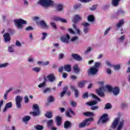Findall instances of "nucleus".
Returning <instances> with one entry per match:
<instances>
[{"label": "nucleus", "instance_id": "5fc2aeb1", "mask_svg": "<svg viewBox=\"0 0 130 130\" xmlns=\"http://www.w3.org/2000/svg\"><path fill=\"white\" fill-rule=\"evenodd\" d=\"M111 29V27H110L107 28L104 32V35H107V34H108V32H109V31H110Z\"/></svg>", "mask_w": 130, "mask_h": 130}, {"label": "nucleus", "instance_id": "a19ab883", "mask_svg": "<svg viewBox=\"0 0 130 130\" xmlns=\"http://www.w3.org/2000/svg\"><path fill=\"white\" fill-rule=\"evenodd\" d=\"M48 102H54V98L52 95H50L48 99Z\"/></svg>", "mask_w": 130, "mask_h": 130}, {"label": "nucleus", "instance_id": "473e14b6", "mask_svg": "<svg viewBox=\"0 0 130 130\" xmlns=\"http://www.w3.org/2000/svg\"><path fill=\"white\" fill-rule=\"evenodd\" d=\"M87 19L89 22H94L95 21V18L93 15L88 16Z\"/></svg>", "mask_w": 130, "mask_h": 130}, {"label": "nucleus", "instance_id": "423d86ee", "mask_svg": "<svg viewBox=\"0 0 130 130\" xmlns=\"http://www.w3.org/2000/svg\"><path fill=\"white\" fill-rule=\"evenodd\" d=\"M108 121V115L107 114H104L101 118H100L99 120L98 121V124L100 123V122H102V123H105L107 121Z\"/></svg>", "mask_w": 130, "mask_h": 130}, {"label": "nucleus", "instance_id": "58836bf2", "mask_svg": "<svg viewBox=\"0 0 130 130\" xmlns=\"http://www.w3.org/2000/svg\"><path fill=\"white\" fill-rule=\"evenodd\" d=\"M100 66H101V63H100V62H95L93 68H94L95 69H98L99 67H100Z\"/></svg>", "mask_w": 130, "mask_h": 130}, {"label": "nucleus", "instance_id": "a18cd8bd", "mask_svg": "<svg viewBox=\"0 0 130 130\" xmlns=\"http://www.w3.org/2000/svg\"><path fill=\"white\" fill-rule=\"evenodd\" d=\"M42 35H43V37L42 38V40H45V39L46 38V37L47 36V33L46 32H43L42 33Z\"/></svg>", "mask_w": 130, "mask_h": 130}, {"label": "nucleus", "instance_id": "13d9d810", "mask_svg": "<svg viewBox=\"0 0 130 130\" xmlns=\"http://www.w3.org/2000/svg\"><path fill=\"white\" fill-rule=\"evenodd\" d=\"M97 8V5H93L91 8H90V11H95Z\"/></svg>", "mask_w": 130, "mask_h": 130}, {"label": "nucleus", "instance_id": "4468645a", "mask_svg": "<svg viewBox=\"0 0 130 130\" xmlns=\"http://www.w3.org/2000/svg\"><path fill=\"white\" fill-rule=\"evenodd\" d=\"M47 78H48L49 82H50L51 83H53L54 81H55V76L52 74L48 75Z\"/></svg>", "mask_w": 130, "mask_h": 130}, {"label": "nucleus", "instance_id": "2f4dec72", "mask_svg": "<svg viewBox=\"0 0 130 130\" xmlns=\"http://www.w3.org/2000/svg\"><path fill=\"white\" fill-rule=\"evenodd\" d=\"M124 23V21L123 19H121L117 24V27H118V28H119V27H121V26H122Z\"/></svg>", "mask_w": 130, "mask_h": 130}, {"label": "nucleus", "instance_id": "69168bd1", "mask_svg": "<svg viewBox=\"0 0 130 130\" xmlns=\"http://www.w3.org/2000/svg\"><path fill=\"white\" fill-rule=\"evenodd\" d=\"M66 116H67V117L72 118V115H71L69 111L66 112Z\"/></svg>", "mask_w": 130, "mask_h": 130}, {"label": "nucleus", "instance_id": "2eb2a0df", "mask_svg": "<svg viewBox=\"0 0 130 130\" xmlns=\"http://www.w3.org/2000/svg\"><path fill=\"white\" fill-rule=\"evenodd\" d=\"M39 24L40 26L42 27V28H45V29H47V28H48V26L47 25L46 23H45V21H44V20H40L39 21Z\"/></svg>", "mask_w": 130, "mask_h": 130}, {"label": "nucleus", "instance_id": "603ef678", "mask_svg": "<svg viewBox=\"0 0 130 130\" xmlns=\"http://www.w3.org/2000/svg\"><path fill=\"white\" fill-rule=\"evenodd\" d=\"M99 107L97 106H92L91 107L90 109H91V110H96L97 109H99Z\"/></svg>", "mask_w": 130, "mask_h": 130}, {"label": "nucleus", "instance_id": "8fccbe9b", "mask_svg": "<svg viewBox=\"0 0 130 130\" xmlns=\"http://www.w3.org/2000/svg\"><path fill=\"white\" fill-rule=\"evenodd\" d=\"M26 31H32V30H34L33 27H32V26H27L25 28Z\"/></svg>", "mask_w": 130, "mask_h": 130}, {"label": "nucleus", "instance_id": "7c9ffc66", "mask_svg": "<svg viewBox=\"0 0 130 130\" xmlns=\"http://www.w3.org/2000/svg\"><path fill=\"white\" fill-rule=\"evenodd\" d=\"M83 115H84L85 116H93L94 114L91 112H87L83 113Z\"/></svg>", "mask_w": 130, "mask_h": 130}, {"label": "nucleus", "instance_id": "79ce46f5", "mask_svg": "<svg viewBox=\"0 0 130 130\" xmlns=\"http://www.w3.org/2000/svg\"><path fill=\"white\" fill-rule=\"evenodd\" d=\"M35 128L37 130H42L43 129V126L41 125H37Z\"/></svg>", "mask_w": 130, "mask_h": 130}, {"label": "nucleus", "instance_id": "aec40b11", "mask_svg": "<svg viewBox=\"0 0 130 130\" xmlns=\"http://www.w3.org/2000/svg\"><path fill=\"white\" fill-rule=\"evenodd\" d=\"M45 116L47 118H52V112L51 111H47L45 114Z\"/></svg>", "mask_w": 130, "mask_h": 130}, {"label": "nucleus", "instance_id": "4d7b16f0", "mask_svg": "<svg viewBox=\"0 0 130 130\" xmlns=\"http://www.w3.org/2000/svg\"><path fill=\"white\" fill-rule=\"evenodd\" d=\"M75 96L76 98L79 97V90H78V89L75 91Z\"/></svg>", "mask_w": 130, "mask_h": 130}, {"label": "nucleus", "instance_id": "393cba45", "mask_svg": "<svg viewBox=\"0 0 130 130\" xmlns=\"http://www.w3.org/2000/svg\"><path fill=\"white\" fill-rule=\"evenodd\" d=\"M97 103H98L97 101H92L91 102L86 103V104L89 105V106H94V105H96Z\"/></svg>", "mask_w": 130, "mask_h": 130}, {"label": "nucleus", "instance_id": "f03ea898", "mask_svg": "<svg viewBox=\"0 0 130 130\" xmlns=\"http://www.w3.org/2000/svg\"><path fill=\"white\" fill-rule=\"evenodd\" d=\"M94 118L93 117H90L84 120L82 122L78 124V127L80 128H83L85 126H88L91 124V121H93Z\"/></svg>", "mask_w": 130, "mask_h": 130}, {"label": "nucleus", "instance_id": "338daca9", "mask_svg": "<svg viewBox=\"0 0 130 130\" xmlns=\"http://www.w3.org/2000/svg\"><path fill=\"white\" fill-rule=\"evenodd\" d=\"M68 31L71 34H75V31L72 28H68Z\"/></svg>", "mask_w": 130, "mask_h": 130}, {"label": "nucleus", "instance_id": "774afa93", "mask_svg": "<svg viewBox=\"0 0 130 130\" xmlns=\"http://www.w3.org/2000/svg\"><path fill=\"white\" fill-rule=\"evenodd\" d=\"M117 15H121V14H124V12L122 10L118 11L117 12Z\"/></svg>", "mask_w": 130, "mask_h": 130}, {"label": "nucleus", "instance_id": "c03bdc74", "mask_svg": "<svg viewBox=\"0 0 130 130\" xmlns=\"http://www.w3.org/2000/svg\"><path fill=\"white\" fill-rule=\"evenodd\" d=\"M92 99H96L98 101H101L100 98H98L95 94H92Z\"/></svg>", "mask_w": 130, "mask_h": 130}, {"label": "nucleus", "instance_id": "a211bd4d", "mask_svg": "<svg viewBox=\"0 0 130 130\" xmlns=\"http://www.w3.org/2000/svg\"><path fill=\"white\" fill-rule=\"evenodd\" d=\"M87 82L88 81H87L86 80H82L78 83V86L79 88H84V86H85V84H86V83H87Z\"/></svg>", "mask_w": 130, "mask_h": 130}, {"label": "nucleus", "instance_id": "4be33fe9", "mask_svg": "<svg viewBox=\"0 0 130 130\" xmlns=\"http://www.w3.org/2000/svg\"><path fill=\"white\" fill-rule=\"evenodd\" d=\"M56 10L58 12H61L63 10V6L60 4H57L56 5Z\"/></svg>", "mask_w": 130, "mask_h": 130}, {"label": "nucleus", "instance_id": "7ed1b4c3", "mask_svg": "<svg viewBox=\"0 0 130 130\" xmlns=\"http://www.w3.org/2000/svg\"><path fill=\"white\" fill-rule=\"evenodd\" d=\"M14 22L16 27H17L18 29H23V25H26V24H27V21L22 18L15 19Z\"/></svg>", "mask_w": 130, "mask_h": 130}, {"label": "nucleus", "instance_id": "3c124183", "mask_svg": "<svg viewBox=\"0 0 130 130\" xmlns=\"http://www.w3.org/2000/svg\"><path fill=\"white\" fill-rule=\"evenodd\" d=\"M83 32L84 33V34L88 33V32H89V27H85L83 29Z\"/></svg>", "mask_w": 130, "mask_h": 130}, {"label": "nucleus", "instance_id": "ddd939ff", "mask_svg": "<svg viewBox=\"0 0 130 130\" xmlns=\"http://www.w3.org/2000/svg\"><path fill=\"white\" fill-rule=\"evenodd\" d=\"M118 122H119V118H116L113 122L112 125L111 126V128H116V126L118 124Z\"/></svg>", "mask_w": 130, "mask_h": 130}, {"label": "nucleus", "instance_id": "72a5a7b5", "mask_svg": "<svg viewBox=\"0 0 130 130\" xmlns=\"http://www.w3.org/2000/svg\"><path fill=\"white\" fill-rule=\"evenodd\" d=\"M60 41L62 42H63L64 43H69V40L67 38H66L65 37H62L60 38Z\"/></svg>", "mask_w": 130, "mask_h": 130}, {"label": "nucleus", "instance_id": "09e8293b", "mask_svg": "<svg viewBox=\"0 0 130 130\" xmlns=\"http://www.w3.org/2000/svg\"><path fill=\"white\" fill-rule=\"evenodd\" d=\"M114 70H116V71H118V70H120V65H119V64L115 65L114 66Z\"/></svg>", "mask_w": 130, "mask_h": 130}, {"label": "nucleus", "instance_id": "0e129e2a", "mask_svg": "<svg viewBox=\"0 0 130 130\" xmlns=\"http://www.w3.org/2000/svg\"><path fill=\"white\" fill-rule=\"evenodd\" d=\"M63 56H64V54L63 53H60L59 54V59H62V58H63Z\"/></svg>", "mask_w": 130, "mask_h": 130}, {"label": "nucleus", "instance_id": "f8f14e48", "mask_svg": "<svg viewBox=\"0 0 130 130\" xmlns=\"http://www.w3.org/2000/svg\"><path fill=\"white\" fill-rule=\"evenodd\" d=\"M63 126L65 129H69L72 127V123L70 121H66L64 123Z\"/></svg>", "mask_w": 130, "mask_h": 130}, {"label": "nucleus", "instance_id": "c756f323", "mask_svg": "<svg viewBox=\"0 0 130 130\" xmlns=\"http://www.w3.org/2000/svg\"><path fill=\"white\" fill-rule=\"evenodd\" d=\"M30 119H31V117L30 116H25L22 118V121H23V122H26L29 121Z\"/></svg>", "mask_w": 130, "mask_h": 130}, {"label": "nucleus", "instance_id": "680f3d73", "mask_svg": "<svg viewBox=\"0 0 130 130\" xmlns=\"http://www.w3.org/2000/svg\"><path fill=\"white\" fill-rule=\"evenodd\" d=\"M8 64L9 63H5L4 64H0V68H6V67H7V66H8Z\"/></svg>", "mask_w": 130, "mask_h": 130}, {"label": "nucleus", "instance_id": "cd10ccee", "mask_svg": "<svg viewBox=\"0 0 130 130\" xmlns=\"http://www.w3.org/2000/svg\"><path fill=\"white\" fill-rule=\"evenodd\" d=\"M53 125V120L50 119L47 122V125L48 127H51Z\"/></svg>", "mask_w": 130, "mask_h": 130}, {"label": "nucleus", "instance_id": "39448f33", "mask_svg": "<svg viewBox=\"0 0 130 130\" xmlns=\"http://www.w3.org/2000/svg\"><path fill=\"white\" fill-rule=\"evenodd\" d=\"M23 100V98L20 95H17L15 98L16 107L17 108H20L22 106L21 102Z\"/></svg>", "mask_w": 130, "mask_h": 130}, {"label": "nucleus", "instance_id": "37998d69", "mask_svg": "<svg viewBox=\"0 0 130 130\" xmlns=\"http://www.w3.org/2000/svg\"><path fill=\"white\" fill-rule=\"evenodd\" d=\"M70 105H71V106L72 107H74V108L76 107L77 102L72 101L70 102Z\"/></svg>", "mask_w": 130, "mask_h": 130}, {"label": "nucleus", "instance_id": "5701e85b", "mask_svg": "<svg viewBox=\"0 0 130 130\" xmlns=\"http://www.w3.org/2000/svg\"><path fill=\"white\" fill-rule=\"evenodd\" d=\"M11 91H13V88H12V87L9 88V89L6 91V92L4 94V98L5 99V100H7L8 94H9V93L10 92H11Z\"/></svg>", "mask_w": 130, "mask_h": 130}, {"label": "nucleus", "instance_id": "1a4fd4ad", "mask_svg": "<svg viewBox=\"0 0 130 130\" xmlns=\"http://www.w3.org/2000/svg\"><path fill=\"white\" fill-rule=\"evenodd\" d=\"M5 42H10L11 41V35L9 33H5L3 35Z\"/></svg>", "mask_w": 130, "mask_h": 130}, {"label": "nucleus", "instance_id": "f704fd0d", "mask_svg": "<svg viewBox=\"0 0 130 130\" xmlns=\"http://www.w3.org/2000/svg\"><path fill=\"white\" fill-rule=\"evenodd\" d=\"M73 26L74 29H75L76 32H77V34L80 35V34H81V30H80L79 29L77 28V26L76 25V24H74Z\"/></svg>", "mask_w": 130, "mask_h": 130}, {"label": "nucleus", "instance_id": "c9c22d12", "mask_svg": "<svg viewBox=\"0 0 130 130\" xmlns=\"http://www.w3.org/2000/svg\"><path fill=\"white\" fill-rule=\"evenodd\" d=\"M112 106L110 103H107L106 104L104 109H111Z\"/></svg>", "mask_w": 130, "mask_h": 130}, {"label": "nucleus", "instance_id": "4c0bfd02", "mask_svg": "<svg viewBox=\"0 0 130 130\" xmlns=\"http://www.w3.org/2000/svg\"><path fill=\"white\" fill-rule=\"evenodd\" d=\"M41 70V68L40 67H35L32 68V71H34V72H36V73H39Z\"/></svg>", "mask_w": 130, "mask_h": 130}, {"label": "nucleus", "instance_id": "412c9836", "mask_svg": "<svg viewBox=\"0 0 130 130\" xmlns=\"http://www.w3.org/2000/svg\"><path fill=\"white\" fill-rule=\"evenodd\" d=\"M73 70L75 74H79L81 71V70L80 69V68H79V66H78L77 64H76L74 66Z\"/></svg>", "mask_w": 130, "mask_h": 130}, {"label": "nucleus", "instance_id": "f257e3e1", "mask_svg": "<svg viewBox=\"0 0 130 130\" xmlns=\"http://www.w3.org/2000/svg\"><path fill=\"white\" fill-rule=\"evenodd\" d=\"M37 4L42 7H45V8L54 6V2L52 0H39Z\"/></svg>", "mask_w": 130, "mask_h": 130}, {"label": "nucleus", "instance_id": "e433bc0d", "mask_svg": "<svg viewBox=\"0 0 130 130\" xmlns=\"http://www.w3.org/2000/svg\"><path fill=\"white\" fill-rule=\"evenodd\" d=\"M51 92V88H46L45 90L43 91V93L45 94L46 93H50Z\"/></svg>", "mask_w": 130, "mask_h": 130}, {"label": "nucleus", "instance_id": "052dcab7", "mask_svg": "<svg viewBox=\"0 0 130 130\" xmlns=\"http://www.w3.org/2000/svg\"><path fill=\"white\" fill-rule=\"evenodd\" d=\"M24 100H25V103H28V102H29V98H28V96L26 95L24 97Z\"/></svg>", "mask_w": 130, "mask_h": 130}, {"label": "nucleus", "instance_id": "bf43d9fd", "mask_svg": "<svg viewBox=\"0 0 130 130\" xmlns=\"http://www.w3.org/2000/svg\"><path fill=\"white\" fill-rule=\"evenodd\" d=\"M59 21H60V22H61V23H67V20H66L63 18H60L59 19Z\"/></svg>", "mask_w": 130, "mask_h": 130}, {"label": "nucleus", "instance_id": "bb28decb", "mask_svg": "<svg viewBox=\"0 0 130 130\" xmlns=\"http://www.w3.org/2000/svg\"><path fill=\"white\" fill-rule=\"evenodd\" d=\"M119 2H120V0H112V5L114 7H117L119 4Z\"/></svg>", "mask_w": 130, "mask_h": 130}, {"label": "nucleus", "instance_id": "9d476101", "mask_svg": "<svg viewBox=\"0 0 130 130\" xmlns=\"http://www.w3.org/2000/svg\"><path fill=\"white\" fill-rule=\"evenodd\" d=\"M57 126H60L62 121V118L61 116H57L55 118Z\"/></svg>", "mask_w": 130, "mask_h": 130}, {"label": "nucleus", "instance_id": "20e7f679", "mask_svg": "<svg viewBox=\"0 0 130 130\" xmlns=\"http://www.w3.org/2000/svg\"><path fill=\"white\" fill-rule=\"evenodd\" d=\"M32 108L37 112H30V114H32L33 116H37V115H39L40 114V110L39 109V106L37 104H35L32 106Z\"/></svg>", "mask_w": 130, "mask_h": 130}, {"label": "nucleus", "instance_id": "dca6fc26", "mask_svg": "<svg viewBox=\"0 0 130 130\" xmlns=\"http://www.w3.org/2000/svg\"><path fill=\"white\" fill-rule=\"evenodd\" d=\"M112 92H113V94H114L115 96H117V95L119 94V88H118L117 86L113 87Z\"/></svg>", "mask_w": 130, "mask_h": 130}, {"label": "nucleus", "instance_id": "de8ad7c7", "mask_svg": "<svg viewBox=\"0 0 130 130\" xmlns=\"http://www.w3.org/2000/svg\"><path fill=\"white\" fill-rule=\"evenodd\" d=\"M89 95L88 94V92H85L82 95V98L83 99H86V98H88Z\"/></svg>", "mask_w": 130, "mask_h": 130}, {"label": "nucleus", "instance_id": "e2e57ef3", "mask_svg": "<svg viewBox=\"0 0 130 130\" xmlns=\"http://www.w3.org/2000/svg\"><path fill=\"white\" fill-rule=\"evenodd\" d=\"M70 88L72 91H76V90H78L76 88V86L74 85H71Z\"/></svg>", "mask_w": 130, "mask_h": 130}, {"label": "nucleus", "instance_id": "6e6552de", "mask_svg": "<svg viewBox=\"0 0 130 130\" xmlns=\"http://www.w3.org/2000/svg\"><path fill=\"white\" fill-rule=\"evenodd\" d=\"M105 90V88L104 87H101L96 89V92L100 97H104L105 96V94L104 93Z\"/></svg>", "mask_w": 130, "mask_h": 130}, {"label": "nucleus", "instance_id": "49530a36", "mask_svg": "<svg viewBox=\"0 0 130 130\" xmlns=\"http://www.w3.org/2000/svg\"><path fill=\"white\" fill-rule=\"evenodd\" d=\"M50 24L51 26H52V28L55 29V30H56L57 29V27H56V24L54 22H51Z\"/></svg>", "mask_w": 130, "mask_h": 130}, {"label": "nucleus", "instance_id": "c85d7f7f", "mask_svg": "<svg viewBox=\"0 0 130 130\" xmlns=\"http://www.w3.org/2000/svg\"><path fill=\"white\" fill-rule=\"evenodd\" d=\"M68 86H65L63 89V92H62L60 94V96L61 98H62L63 96H64V94H66V93L67 92V90H68Z\"/></svg>", "mask_w": 130, "mask_h": 130}, {"label": "nucleus", "instance_id": "9b49d317", "mask_svg": "<svg viewBox=\"0 0 130 130\" xmlns=\"http://www.w3.org/2000/svg\"><path fill=\"white\" fill-rule=\"evenodd\" d=\"M72 56L74 59L77 60V61H81L83 58L81 56L79 55L78 54H72Z\"/></svg>", "mask_w": 130, "mask_h": 130}, {"label": "nucleus", "instance_id": "6e6d98bb", "mask_svg": "<svg viewBox=\"0 0 130 130\" xmlns=\"http://www.w3.org/2000/svg\"><path fill=\"white\" fill-rule=\"evenodd\" d=\"M46 85V83L45 82H43L42 83H40L38 87L39 88H42V87H44Z\"/></svg>", "mask_w": 130, "mask_h": 130}, {"label": "nucleus", "instance_id": "b1692460", "mask_svg": "<svg viewBox=\"0 0 130 130\" xmlns=\"http://www.w3.org/2000/svg\"><path fill=\"white\" fill-rule=\"evenodd\" d=\"M64 71H67V72H71L72 71V67L70 64H66L64 66Z\"/></svg>", "mask_w": 130, "mask_h": 130}, {"label": "nucleus", "instance_id": "ea45409f", "mask_svg": "<svg viewBox=\"0 0 130 130\" xmlns=\"http://www.w3.org/2000/svg\"><path fill=\"white\" fill-rule=\"evenodd\" d=\"M106 88L109 92H112V90H113V88L110 85H106Z\"/></svg>", "mask_w": 130, "mask_h": 130}, {"label": "nucleus", "instance_id": "a878e982", "mask_svg": "<svg viewBox=\"0 0 130 130\" xmlns=\"http://www.w3.org/2000/svg\"><path fill=\"white\" fill-rule=\"evenodd\" d=\"M123 124H124V121L123 120L119 122V124L116 130H121L123 126Z\"/></svg>", "mask_w": 130, "mask_h": 130}, {"label": "nucleus", "instance_id": "864d4df0", "mask_svg": "<svg viewBox=\"0 0 130 130\" xmlns=\"http://www.w3.org/2000/svg\"><path fill=\"white\" fill-rule=\"evenodd\" d=\"M82 26H84V27H88V26L90 25L88 22H84L83 23H81Z\"/></svg>", "mask_w": 130, "mask_h": 130}, {"label": "nucleus", "instance_id": "6ab92c4d", "mask_svg": "<svg viewBox=\"0 0 130 130\" xmlns=\"http://www.w3.org/2000/svg\"><path fill=\"white\" fill-rule=\"evenodd\" d=\"M81 17H79L78 15H76L74 16V18L73 19L72 22L74 23L75 25H76V23L77 22H79L80 20H81Z\"/></svg>", "mask_w": 130, "mask_h": 130}, {"label": "nucleus", "instance_id": "f3484780", "mask_svg": "<svg viewBox=\"0 0 130 130\" xmlns=\"http://www.w3.org/2000/svg\"><path fill=\"white\" fill-rule=\"evenodd\" d=\"M12 107H13V103H12V102L7 103L3 110L4 112H6L8 109L12 108Z\"/></svg>", "mask_w": 130, "mask_h": 130}, {"label": "nucleus", "instance_id": "0eeeda50", "mask_svg": "<svg viewBox=\"0 0 130 130\" xmlns=\"http://www.w3.org/2000/svg\"><path fill=\"white\" fill-rule=\"evenodd\" d=\"M98 72H99V69H96L94 67H90L88 71V74L89 76L91 75L94 76L96 75Z\"/></svg>", "mask_w": 130, "mask_h": 130}]
</instances>
